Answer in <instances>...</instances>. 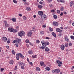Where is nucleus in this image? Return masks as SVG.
<instances>
[{
  "label": "nucleus",
  "instance_id": "obj_50",
  "mask_svg": "<svg viewBox=\"0 0 74 74\" xmlns=\"http://www.w3.org/2000/svg\"><path fill=\"white\" fill-rule=\"evenodd\" d=\"M41 48H42V49H45V47L43 46H42L41 47Z\"/></svg>",
  "mask_w": 74,
  "mask_h": 74
},
{
  "label": "nucleus",
  "instance_id": "obj_9",
  "mask_svg": "<svg viewBox=\"0 0 74 74\" xmlns=\"http://www.w3.org/2000/svg\"><path fill=\"white\" fill-rule=\"evenodd\" d=\"M64 46L63 45H62L61 46V49L62 50H63L64 49Z\"/></svg>",
  "mask_w": 74,
  "mask_h": 74
},
{
  "label": "nucleus",
  "instance_id": "obj_19",
  "mask_svg": "<svg viewBox=\"0 0 74 74\" xmlns=\"http://www.w3.org/2000/svg\"><path fill=\"white\" fill-rule=\"evenodd\" d=\"M27 10L28 11H30L31 10V8L29 7H27Z\"/></svg>",
  "mask_w": 74,
  "mask_h": 74
},
{
  "label": "nucleus",
  "instance_id": "obj_63",
  "mask_svg": "<svg viewBox=\"0 0 74 74\" xmlns=\"http://www.w3.org/2000/svg\"><path fill=\"white\" fill-rule=\"evenodd\" d=\"M7 43H8V44H10V42L8 40L7 42Z\"/></svg>",
  "mask_w": 74,
  "mask_h": 74
},
{
  "label": "nucleus",
  "instance_id": "obj_35",
  "mask_svg": "<svg viewBox=\"0 0 74 74\" xmlns=\"http://www.w3.org/2000/svg\"><path fill=\"white\" fill-rule=\"evenodd\" d=\"M18 44H19V43L18 42H17L16 43L15 45L16 47H19V46L18 45Z\"/></svg>",
  "mask_w": 74,
  "mask_h": 74
},
{
  "label": "nucleus",
  "instance_id": "obj_48",
  "mask_svg": "<svg viewBox=\"0 0 74 74\" xmlns=\"http://www.w3.org/2000/svg\"><path fill=\"white\" fill-rule=\"evenodd\" d=\"M42 46H43V47H46V45H45V43H43V44H42Z\"/></svg>",
  "mask_w": 74,
  "mask_h": 74
},
{
  "label": "nucleus",
  "instance_id": "obj_10",
  "mask_svg": "<svg viewBox=\"0 0 74 74\" xmlns=\"http://www.w3.org/2000/svg\"><path fill=\"white\" fill-rule=\"evenodd\" d=\"M49 49H48V47H46L45 48V52H49Z\"/></svg>",
  "mask_w": 74,
  "mask_h": 74
},
{
  "label": "nucleus",
  "instance_id": "obj_23",
  "mask_svg": "<svg viewBox=\"0 0 74 74\" xmlns=\"http://www.w3.org/2000/svg\"><path fill=\"white\" fill-rule=\"evenodd\" d=\"M40 64L41 66H43V65H44V63L43 62H40Z\"/></svg>",
  "mask_w": 74,
  "mask_h": 74
},
{
  "label": "nucleus",
  "instance_id": "obj_1",
  "mask_svg": "<svg viewBox=\"0 0 74 74\" xmlns=\"http://www.w3.org/2000/svg\"><path fill=\"white\" fill-rule=\"evenodd\" d=\"M25 32H24V31H22L18 32V36L21 37H22V36H24L23 34H25Z\"/></svg>",
  "mask_w": 74,
  "mask_h": 74
},
{
  "label": "nucleus",
  "instance_id": "obj_45",
  "mask_svg": "<svg viewBox=\"0 0 74 74\" xmlns=\"http://www.w3.org/2000/svg\"><path fill=\"white\" fill-rule=\"evenodd\" d=\"M40 34H44V32H42V31H41L40 32Z\"/></svg>",
  "mask_w": 74,
  "mask_h": 74
},
{
  "label": "nucleus",
  "instance_id": "obj_22",
  "mask_svg": "<svg viewBox=\"0 0 74 74\" xmlns=\"http://www.w3.org/2000/svg\"><path fill=\"white\" fill-rule=\"evenodd\" d=\"M12 32H13V33H16V32H17V30H16V29H13Z\"/></svg>",
  "mask_w": 74,
  "mask_h": 74
},
{
  "label": "nucleus",
  "instance_id": "obj_56",
  "mask_svg": "<svg viewBox=\"0 0 74 74\" xmlns=\"http://www.w3.org/2000/svg\"><path fill=\"white\" fill-rule=\"evenodd\" d=\"M60 16H62V15H63V12H61V14H60Z\"/></svg>",
  "mask_w": 74,
  "mask_h": 74
},
{
  "label": "nucleus",
  "instance_id": "obj_40",
  "mask_svg": "<svg viewBox=\"0 0 74 74\" xmlns=\"http://www.w3.org/2000/svg\"><path fill=\"white\" fill-rule=\"evenodd\" d=\"M3 70H4V69L3 68H1V72H3Z\"/></svg>",
  "mask_w": 74,
  "mask_h": 74
},
{
  "label": "nucleus",
  "instance_id": "obj_20",
  "mask_svg": "<svg viewBox=\"0 0 74 74\" xmlns=\"http://www.w3.org/2000/svg\"><path fill=\"white\" fill-rule=\"evenodd\" d=\"M45 69L46 70H47L48 71H49V70H50V68L48 66H47L46 67Z\"/></svg>",
  "mask_w": 74,
  "mask_h": 74
},
{
  "label": "nucleus",
  "instance_id": "obj_58",
  "mask_svg": "<svg viewBox=\"0 0 74 74\" xmlns=\"http://www.w3.org/2000/svg\"><path fill=\"white\" fill-rule=\"evenodd\" d=\"M69 46H71L72 45V43H70L69 44Z\"/></svg>",
  "mask_w": 74,
  "mask_h": 74
},
{
  "label": "nucleus",
  "instance_id": "obj_34",
  "mask_svg": "<svg viewBox=\"0 0 74 74\" xmlns=\"http://www.w3.org/2000/svg\"><path fill=\"white\" fill-rule=\"evenodd\" d=\"M23 19L24 20H26V19H27V18L25 16H23Z\"/></svg>",
  "mask_w": 74,
  "mask_h": 74
},
{
  "label": "nucleus",
  "instance_id": "obj_15",
  "mask_svg": "<svg viewBox=\"0 0 74 74\" xmlns=\"http://www.w3.org/2000/svg\"><path fill=\"white\" fill-rule=\"evenodd\" d=\"M28 53L30 55H32V54H33V51L32 50H30L28 51Z\"/></svg>",
  "mask_w": 74,
  "mask_h": 74
},
{
  "label": "nucleus",
  "instance_id": "obj_25",
  "mask_svg": "<svg viewBox=\"0 0 74 74\" xmlns=\"http://www.w3.org/2000/svg\"><path fill=\"white\" fill-rule=\"evenodd\" d=\"M5 27H9V26H10V25H9V24L6 23V24H5Z\"/></svg>",
  "mask_w": 74,
  "mask_h": 74
},
{
  "label": "nucleus",
  "instance_id": "obj_59",
  "mask_svg": "<svg viewBox=\"0 0 74 74\" xmlns=\"http://www.w3.org/2000/svg\"><path fill=\"white\" fill-rule=\"evenodd\" d=\"M49 6L50 7H52V4H50L49 5Z\"/></svg>",
  "mask_w": 74,
  "mask_h": 74
},
{
  "label": "nucleus",
  "instance_id": "obj_57",
  "mask_svg": "<svg viewBox=\"0 0 74 74\" xmlns=\"http://www.w3.org/2000/svg\"><path fill=\"white\" fill-rule=\"evenodd\" d=\"M43 27H46V25H43L42 26Z\"/></svg>",
  "mask_w": 74,
  "mask_h": 74
},
{
  "label": "nucleus",
  "instance_id": "obj_42",
  "mask_svg": "<svg viewBox=\"0 0 74 74\" xmlns=\"http://www.w3.org/2000/svg\"><path fill=\"white\" fill-rule=\"evenodd\" d=\"M57 12L58 13V14H59L60 12V10H57Z\"/></svg>",
  "mask_w": 74,
  "mask_h": 74
},
{
  "label": "nucleus",
  "instance_id": "obj_27",
  "mask_svg": "<svg viewBox=\"0 0 74 74\" xmlns=\"http://www.w3.org/2000/svg\"><path fill=\"white\" fill-rule=\"evenodd\" d=\"M18 64H19V66H22V62H18Z\"/></svg>",
  "mask_w": 74,
  "mask_h": 74
},
{
  "label": "nucleus",
  "instance_id": "obj_60",
  "mask_svg": "<svg viewBox=\"0 0 74 74\" xmlns=\"http://www.w3.org/2000/svg\"><path fill=\"white\" fill-rule=\"evenodd\" d=\"M39 3L40 4H42V2H41V1H40L39 2Z\"/></svg>",
  "mask_w": 74,
  "mask_h": 74
},
{
  "label": "nucleus",
  "instance_id": "obj_38",
  "mask_svg": "<svg viewBox=\"0 0 74 74\" xmlns=\"http://www.w3.org/2000/svg\"><path fill=\"white\" fill-rule=\"evenodd\" d=\"M16 58L17 60H19V57L18 56V55L16 56Z\"/></svg>",
  "mask_w": 74,
  "mask_h": 74
},
{
  "label": "nucleus",
  "instance_id": "obj_29",
  "mask_svg": "<svg viewBox=\"0 0 74 74\" xmlns=\"http://www.w3.org/2000/svg\"><path fill=\"white\" fill-rule=\"evenodd\" d=\"M22 55V54L21 53H18L17 54V56H20V57H21Z\"/></svg>",
  "mask_w": 74,
  "mask_h": 74
},
{
  "label": "nucleus",
  "instance_id": "obj_51",
  "mask_svg": "<svg viewBox=\"0 0 74 74\" xmlns=\"http://www.w3.org/2000/svg\"><path fill=\"white\" fill-rule=\"evenodd\" d=\"M41 43H42V44H45V42H44V41H41Z\"/></svg>",
  "mask_w": 74,
  "mask_h": 74
},
{
  "label": "nucleus",
  "instance_id": "obj_2",
  "mask_svg": "<svg viewBox=\"0 0 74 74\" xmlns=\"http://www.w3.org/2000/svg\"><path fill=\"white\" fill-rule=\"evenodd\" d=\"M52 73H59L60 72V70L56 69L52 71Z\"/></svg>",
  "mask_w": 74,
  "mask_h": 74
},
{
  "label": "nucleus",
  "instance_id": "obj_7",
  "mask_svg": "<svg viewBox=\"0 0 74 74\" xmlns=\"http://www.w3.org/2000/svg\"><path fill=\"white\" fill-rule=\"evenodd\" d=\"M56 31L58 32H60V33H62V30H60V29L59 28L56 29Z\"/></svg>",
  "mask_w": 74,
  "mask_h": 74
},
{
  "label": "nucleus",
  "instance_id": "obj_62",
  "mask_svg": "<svg viewBox=\"0 0 74 74\" xmlns=\"http://www.w3.org/2000/svg\"><path fill=\"white\" fill-rule=\"evenodd\" d=\"M51 12H55V10H52L51 11Z\"/></svg>",
  "mask_w": 74,
  "mask_h": 74
},
{
  "label": "nucleus",
  "instance_id": "obj_21",
  "mask_svg": "<svg viewBox=\"0 0 74 74\" xmlns=\"http://www.w3.org/2000/svg\"><path fill=\"white\" fill-rule=\"evenodd\" d=\"M9 63H10V64H13L14 63V61H13V60H11L10 61Z\"/></svg>",
  "mask_w": 74,
  "mask_h": 74
},
{
  "label": "nucleus",
  "instance_id": "obj_31",
  "mask_svg": "<svg viewBox=\"0 0 74 74\" xmlns=\"http://www.w3.org/2000/svg\"><path fill=\"white\" fill-rule=\"evenodd\" d=\"M36 70L37 71H39L40 70V69L39 68H36Z\"/></svg>",
  "mask_w": 74,
  "mask_h": 74
},
{
  "label": "nucleus",
  "instance_id": "obj_30",
  "mask_svg": "<svg viewBox=\"0 0 74 74\" xmlns=\"http://www.w3.org/2000/svg\"><path fill=\"white\" fill-rule=\"evenodd\" d=\"M60 10L61 11H63L64 10V8L63 7H61L60 9Z\"/></svg>",
  "mask_w": 74,
  "mask_h": 74
},
{
  "label": "nucleus",
  "instance_id": "obj_53",
  "mask_svg": "<svg viewBox=\"0 0 74 74\" xmlns=\"http://www.w3.org/2000/svg\"><path fill=\"white\" fill-rule=\"evenodd\" d=\"M29 44L30 45H32V46H33V44H32V43L29 42Z\"/></svg>",
  "mask_w": 74,
  "mask_h": 74
},
{
  "label": "nucleus",
  "instance_id": "obj_8",
  "mask_svg": "<svg viewBox=\"0 0 74 74\" xmlns=\"http://www.w3.org/2000/svg\"><path fill=\"white\" fill-rule=\"evenodd\" d=\"M56 62L57 63H58V64H62V62H60V61L59 60H57L56 61Z\"/></svg>",
  "mask_w": 74,
  "mask_h": 74
},
{
  "label": "nucleus",
  "instance_id": "obj_3",
  "mask_svg": "<svg viewBox=\"0 0 74 74\" xmlns=\"http://www.w3.org/2000/svg\"><path fill=\"white\" fill-rule=\"evenodd\" d=\"M53 25L55 26H58V23L56 22H53Z\"/></svg>",
  "mask_w": 74,
  "mask_h": 74
},
{
  "label": "nucleus",
  "instance_id": "obj_26",
  "mask_svg": "<svg viewBox=\"0 0 74 74\" xmlns=\"http://www.w3.org/2000/svg\"><path fill=\"white\" fill-rule=\"evenodd\" d=\"M53 17L54 19H57V18H58V16H56V15H54L53 16Z\"/></svg>",
  "mask_w": 74,
  "mask_h": 74
},
{
  "label": "nucleus",
  "instance_id": "obj_12",
  "mask_svg": "<svg viewBox=\"0 0 74 74\" xmlns=\"http://www.w3.org/2000/svg\"><path fill=\"white\" fill-rule=\"evenodd\" d=\"M70 6L72 7V5H74V2L73 1H72L70 3Z\"/></svg>",
  "mask_w": 74,
  "mask_h": 74
},
{
  "label": "nucleus",
  "instance_id": "obj_37",
  "mask_svg": "<svg viewBox=\"0 0 74 74\" xmlns=\"http://www.w3.org/2000/svg\"><path fill=\"white\" fill-rule=\"evenodd\" d=\"M13 1L14 3L17 4V1L15 0H13Z\"/></svg>",
  "mask_w": 74,
  "mask_h": 74
},
{
  "label": "nucleus",
  "instance_id": "obj_49",
  "mask_svg": "<svg viewBox=\"0 0 74 74\" xmlns=\"http://www.w3.org/2000/svg\"><path fill=\"white\" fill-rule=\"evenodd\" d=\"M21 68L22 69H25V67H24L23 66H21Z\"/></svg>",
  "mask_w": 74,
  "mask_h": 74
},
{
  "label": "nucleus",
  "instance_id": "obj_32",
  "mask_svg": "<svg viewBox=\"0 0 74 74\" xmlns=\"http://www.w3.org/2000/svg\"><path fill=\"white\" fill-rule=\"evenodd\" d=\"M12 54H13V55H15V51H14V50H12Z\"/></svg>",
  "mask_w": 74,
  "mask_h": 74
},
{
  "label": "nucleus",
  "instance_id": "obj_16",
  "mask_svg": "<svg viewBox=\"0 0 74 74\" xmlns=\"http://www.w3.org/2000/svg\"><path fill=\"white\" fill-rule=\"evenodd\" d=\"M17 40V43H19V42H20L21 41V40L18 38L17 39V40Z\"/></svg>",
  "mask_w": 74,
  "mask_h": 74
},
{
  "label": "nucleus",
  "instance_id": "obj_61",
  "mask_svg": "<svg viewBox=\"0 0 74 74\" xmlns=\"http://www.w3.org/2000/svg\"><path fill=\"white\" fill-rule=\"evenodd\" d=\"M46 39H47V40H49V38L48 37H46Z\"/></svg>",
  "mask_w": 74,
  "mask_h": 74
},
{
  "label": "nucleus",
  "instance_id": "obj_6",
  "mask_svg": "<svg viewBox=\"0 0 74 74\" xmlns=\"http://www.w3.org/2000/svg\"><path fill=\"white\" fill-rule=\"evenodd\" d=\"M41 17L42 19H45V18H46V15H45V14H43L41 16Z\"/></svg>",
  "mask_w": 74,
  "mask_h": 74
},
{
  "label": "nucleus",
  "instance_id": "obj_47",
  "mask_svg": "<svg viewBox=\"0 0 74 74\" xmlns=\"http://www.w3.org/2000/svg\"><path fill=\"white\" fill-rule=\"evenodd\" d=\"M21 58H22V59H24L25 57L23 56V55H21Z\"/></svg>",
  "mask_w": 74,
  "mask_h": 74
},
{
  "label": "nucleus",
  "instance_id": "obj_54",
  "mask_svg": "<svg viewBox=\"0 0 74 74\" xmlns=\"http://www.w3.org/2000/svg\"><path fill=\"white\" fill-rule=\"evenodd\" d=\"M18 69L17 67V66H15V68L14 69V70H17V69Z\"/></svg>",
  "mask_w": 74,
  "mask_h": 74
},
{
  "label": "nucleus",
  "instance_id": "obj_43",
  "mask_svg": "<svg viewBox=\"0 0 74 74\" xmlns=\"http://www.w3.org/2000/svg\"><path fill=\"white\" fill-rule=\"evenodd\" d=\"M25 42L27 43H29V40H27V39L25 41Z\"/></svg>",
  "mask_w": 74,
  "mask_h": 74
},
{
  "label": "nucleus",
  "instance_id": "obj_14",
  "mask_svg": "<svg viewBox=\"0 0 74 74\" xmlns=\"http://www.w3.org/2000/svg\"><path fill=\"white\" fill-rule=\"evenodd\" d=\"M8 30L9 31V32H12V30H13V29L11 28H9L8 29Z\"/></svg>",
  "mask_w": 74,
  "mask_h": 74
},
{
  "label": "nucleus",
  "instance_id": "obj_18",
  "mask_svg": "<svg viewBox=\"0 0 74 74\" xmlns=\"http://www.w3.org/2000/svg\"><path fill=\"white\" fill-rule=\"evenodd\" d=\"M38 7L39 8H40V9H41V8H42V6L40 5H39L38 6Z\"/></svg>",
  "mask_w": 74,
  "mask_h": 74
},
{
  "label": "nucleus",
  "instance_id": "obj_13",
  "mask_svg": "<svg viewBox=\"0 0 74 74\" xmlns=\"http://www.w3.org/2000/svg\"><path fill=\"white\" fill-rule=\"evenodd\" d=\"M7 40V38L5 37H3V41H6Z\"/></svg>",
  "mask_w": 74,
  "mask_h": 74
},
{
  "label": "nucleus",
  "instance_id": "obj_46",
  "mask_svg": "<svg viewBox=\"0 0 74 74\" xmlns=\"http://www.w3.org/2000/svg\"><path fill=\"white\" fill-rule=\"evenodd\" d=\"M60 33H61V32H60L59 34H58V36L59 37H61V34H60Z\"/></svg>",
  "mask_w": 74,
  "mask_h": 74
},
{
  "label": "nucleus",
  "instance_id": "obj_52",
  "mask_svg": "<svg viewBox=\"0 0 74 74\" xmlns=\"http://www.w3.org/2000/svg\"><path fill=\"white\" fill-rule=\"evenodd\" d=\"M47 1L49 3H51V2L52 1V0H47Z\"/></svg>",
  "mask_w": 74,
  "mask_h": 74
},
{
  "label": "nucleus",
  "instance_id": "obj_36",
  "mask_svg": "<svg viewBox=\"0 0 74 74\" xmlns=\"http://www.w3.org/2000/svg\"><path fill=\"white\" fill-rule=\"evenodd\" d=\"M37 56L36 55H35L34 56H32V58L33 59H34V58H36V57Z\"/></svg>",
  "mask_w": 74,
  "mask_h": 74
},
{
  "label": "nucleus",
  "instance_id": "obj_64",
  "mask_svg": "<svg viewBox=\"0 0 74 74\" xmlns=\"http://www.w3.org/2000/svg\"><path fill=\"white\" fill-rule=\"evenodd\" d=\"M18 15L20 16H22V14H18Z\"/></svg>",
  "mask_w": 74,
  "mask_h": 74
},
{
  "label": "nucleus",
  "instance_id": "obj_39",
  "mask_svg": "<svg viewBox=\"0 0 74 74\" xmlns=\"http://www.w3.org/2000/svg\"><path fill=\"white\" fill-rule=\"evenodd\" d=\"M36 42L37 44H38L40 42V41L38 40H36Z\"/></svg>",
  "mask_w": 74,
  "mask_h": 74
},
{
  "label": "nucleus",
  "instance_id": "obj_17",
  "mask_svg": "<svg viewBox=\"0 0 74 74\" xmlns=\"http://www.w3.org/2000/svg\"><path fill=\"white\" fill-rule=\"evenodd\" d=\"M52 34L53 36H54V37H56V34H55V33L54 32H52Z\"/></svg>",
  "mask_w": 74,
  "mask_h": 74
},
{
  "label": "nucleus",
  "instance_id": "obj_33",
  "mask_svg": "<svg viewBox=\"0 0 74 74\" xmlns=\"http://www.w3.org/2000/svg\"><path fill=\"white\" fill-rule=\"evenodd\" d=\"M64 45L66 47H68V46H69V44H68L65 43Z\"/></svg>",
  "mask_w": 74,
  "mask_h": 74
},
{
  "label": "nucleus",
  "instance_id": "obj_5",
  "mask_svg": "<svg viewBox=\"0 0 74 74\" xmlns=\"http://www.w3.org/2000/svg\"><path fill=\"white\" fill-rule=\"evenodd\" d=\"M38 14H39V15L42 16V15H43V12L42 11H39L38 12Z\"/></svg>",
  "mask_w": 74,
  "mask_h": 74
},
{
  "label": "nucleus",
  "instance_id": "obj_11",
  "mask_svg": "<svg viewBox=\"0 0 74 74\" xmlns=\"http://www.w3.org/2000/svg\"><path fill=\"white\" fill-rule=\"evenodd\" d=\"M64 39L66 41H67V42H69V39L68 37H67V36H66L65 37Z\"/></svg>",
  "mask_w": 74,
  "mask_h": 74
},
{
  "label": "nucleus",
  "instance_id": "obj_24",
  "mask_svg": "<svg viewBox=\"0 0 74 74\" xmlns=\"http://www.w3.org/2000/svg\"><path fill=\"white\" fill-rule=\"evenodd\" d=\"M12 21L13 22H16V18H12Z\"/></svg>",
  "mask_w": 74,
  "mask_h": 74
},
{
  "label": "nucleus",
  "instance_id": "obj_44",
  "mask_svg": "<svg viewBox=\"0 0 74 74\" xmlns=\"http://www.w3.org/2000/svg\"><path fill=\"white\" fill-rule=\"evenodd\" d=\"M49 29L50 30V32H52V28H51V27H49Z\"/></svg>",
  "mask_w": 74,
  "mask_h": 74
},
{
  "label": "nucleus",
  "instance_id": "obj_55",
  "mask_svg": "<svg viewBox=\"0 0 74 74\" xmlns=\"http://www.w3.org/2000/svg\"><path fill=\"white\" fill-rule=\"evenodd\" d=\"M22 66H25V63H22Z\"/></svg>",
  "mask_w": 74,
  "mask_h": 74
},
{
  "label": "nucleus",
  "instance_id": "obj_28",
  "mask_svg": "<svg viewBox=\"0 0 74 74\" xmlns=\"http://www.w3.org/2000/svg\"><path fill=\"white\" fill-rule=\"evenodd\" d=\"M13 43H17V40H14L12 42Z\"/></svg>",
  "mask_w": 74,
  "mask_h": 74
},
{
  "label": "nucleus",
  "instance_id": "obj_41",
  "mask_svg": "<svg viewBox=\"0 0 74 74\" xmlns=\"http://www.w3.org/2000/svg\"><path fill=\"white\" fill-rule=\"evenodd\" d=\"M45 44L46 45H48L49 44V43L48 42H45Z\"/></svg>",
  "mask_w": 74,
  "mask_h": 74
},
{
  "label": "nucleus",
  "instance_id": "obj_4",
  "mask_svg": "<svg viewBox=\"0 0 74 74\" xmlns=\"http://www.w3.org/2000/svg\"><path fill=\"white\" fill-rule=\"evenodd\" d=\"M32 32H28L27 36L28 37H31L32 35Z\"/></svg>",
  "mask_w": 74,
  "mask_h": 74
}]
</instances>
